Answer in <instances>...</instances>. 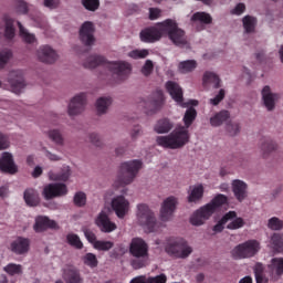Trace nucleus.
I'll list each match as a JSON object with an SVG mask.
<instances>
[{"instance_id":"1","label":"nucleus","mask_w":283,"mask_h":283,"mask_svg":"<svg viewBox=\"0 0 283 283\" xmlns=\"http://www.w3.org/2000/svg\"><path fill=\"white\" fill-rule=\"evenodd\" d=\"M163 35H168V38L178 46L187 44L186 32L171 19L158 23L157 27L146 28L139 33L140 40L145 43H155L159 41Z\"/></svg>"},{"instance_id":"2","label":"nucleus","mask_w":283,"mask_h":283,"mask_svg":"<svg viewBox=\"0 0 283 283\" xmlns=\"http://www.w3.org/2000/svg\"><path fill=\"white\" fill-rule=\"evenodd\" d=\"M197 118V111L192 106L189 107L184 116L185 126H180L167 136H158L157 144L165 149H181L190 140L188 128Z\"/></svg>"},{"instance_id":"3","label":"nucleus","mask_w":283,"mask_h":283,"mask_svg":"<svg viewBox=\"0 0 283 283\" xmlns=\"http://www.w3.org/2000/svg\"><path fill=\"white\" fill-rule=\"evenodd\" d=\"M229 199L226 195L219 193L217 195L211 202L201 207L197 210L192 217L190 218V223L195 227H201L205 224L207 220L221 207L228 206Z\"/></svg>"},{"instance_id":"4","label":"nucleus","mask_w":283,"mask_h":283,"mask_svg":"<svg viewBox=\"0 0 283 283\" xmlns=\"http://www.w3.org/2000/svg\"><path fill=\"white\" fill-rule=\"evenodd\" d=\"M84 67L95 69L98 65H104L113 74H116L120 80L125 78L132 72V65L127 62H107L102 55H91L85 62Z\"/></svg>"},{"instance_id":"5","label":"nucleus","mask_w":283,"mask_h":283,"mask_svg":"<svg viewBox=\"0 0 283 283\" xmlns=\"http://www.w3.org/2000/svg\"><path fill=\"white\" fill-rule=\"evenodd\" d=\"M129 253L134 258L130 264L134 270L146 268L149 260V248L142 238H133L129 244Z\"/></svg>"},{"instance_id":"6","label":"nucleus","mask_w":283,"mask_h":283,"mask_svg":"<svg viewBox=\"0 0 283 283\" xmlns=\"http://www.w3.org/2000/svg\"><path fill=\"white\" fill-rule=\"evenodd\" d=\"M142 167H143V163L137 159L123 163L119 168V172L117 177V181L119 182V186L130 185L134 181V179L137 177Z\"/></svg>"},{"instance_id":"7","label":"nucleus","mask_w":283,"mask_h":283,"mask_svg":"<svg viewBox=\"0 0 283 283\" xmlns=\"http://www.w3.org/2000/svg\"><path fill=\"white\" fill-rule=\"evenodd\" d=\"M261 250V244L258 240H248L243 243L238 244L231 254L234 260H244L254 258Z\"/></svg>"},{"instance_id":"8","label":"nucleus","mask_w":283,"mask_h":283,"mask_svg":"<svg viewBox=\"0 0 283 283\" xmlns=\"http://www.w3.org/2000/svg\"><path fill=\"white\" fill-rule=\"evenodd\" d=\"M138 220L140 226L145 227L149 233L158 232L161 223L156 221L155 214L147 205H138Z\"/></svg>"},{"instance_id":"9","label":"nucleus","mask_w":283,"mask_h":283,"mask_svg":"<svg viewBox=\"0 0 283 283\" xmlns=\"http://www.w3.org/2000/svg\"><path fill=\"white\" fill-rule=\"evenodd\" d=\"M166 251L175 258L187 259L192 253V248L188 245L185 239H178L168 244Z\"/></svg>"},{"instance_id":"10","label":"nucleus","mask_w":283,"mask_h":283,"mask_svg":"<svg viewBox=\"0 0 283 283\" xmlns=\"http://www.w3.org/2000/svg\"><path fill=\"white\" fill-rule=\"evenodd\" d=\"M166 90L170 94L171 98L176 101L181 107H188L189 105H198V101H190L187 104H184V92L180 85L174 81H168L166 83Z\"/></svg>"},{"instance_id":"11","label":"nucleus","mask_w":283,"mask_h":283,"mask_svg":"<svg viewBox=\"0 0 283 283\" xmlns=\"http://www.w3.org/2000/svg\"><path fill=\"white\" fill-rule=\"evenodd\" d=\"M8 83L13 94H21L22 90L25 87L22 71H11L8 76Z\"/></svg>"},{"instance_id":"12","label":"nucleus","mask_w":283,"mask_h":283,"mask_svg":"<svg viewBox=\"0 0 283 283\" xmlns=\"http://www.w3.org/2000/svg\"><path fill=\"white\" fill-rule=\"evenodd\" d=\"M0 171L10 176L18 174V167L14 164L12 154L4 151L0 158Z\"/></svg>"},{"instance_id":"13","label":"nucleus","mask_w":283,"mask_h":283,"mask_svg":"<svg viewBox=\"0 0 283 283\" xmlns=\"http://www.w3.org/2000/svg\"><path fill=\"white\" fill-rule=\"evenodd\" d=\"M67 192L64 184H49L43 189V197L45 200H52L57 197H63Z\"/></svg>"},{"instance_id":"14","label":"nucleus","mask_w":283,"mask_h":283,"mask_svg":"<svg viewBox=\"0 0 283 283\" xmlns=\"http://www.w3.org/2000/svg\"><path fill=\"white\" fill-rule=\"evenodd\" d=\"M164 92L161 90H157L153 93L151 98L148 102H144V105L147 109V114H156L158 109H160L164 105Z\"/></svg>"},{"instance_id":"15","label":"nucleus","mask_w":283,"mask_h":283,"mask_svg":"<svg viewBox=\"0 0 283 283\" xmlns=\"http://www.w3.org/2000/svg\"><path fill=\"white\" fill-rule=\"evenodd\" d=\"M94 32V24L90 21L84 22L80 29V40L82 43L86 46L93 45L95 42Z\"/></svg>"},{"instance_id":"16","label":"nucleus","mask_w":283,"mask_h":283,"mask_svg":"<svg viewBox=\"0 0 283 283\" xmlns=\"http://www.w3.org/2000/svg\"><path fill=\"white\" fill-rule=\"evenodd\" d=\"M86 105V95L81 93L73 97V99L69 104V114L70 116H77V114H82L85 109Z\"/></svg>"},{"instance_id":"17","label":"nucleus","mask_w":283,"mask_h":283,"mask_svg":"<svg viewBox=\"0 0 283 283\" xmlns=\"http://www.w3.org/2000/svg\"><path fill=\"white\" fill-rule=\"evenodd\" d=\"M112 208L118 219H124L128 213L129 202L124 198V196H118L112 200Z\"/></svg>"},{"instance_id":"18","label":"nucleus","mask_w":283,"mask_h":283,"mask_svg":"<svg viewBox=\"0 0 283 283\" xmlns=\"http://www.w3.org/2000/svg\"><path fill=\"white\" fill-rule=\"evenodd\" d=\"M176 206H177V200L175 197H168L164 201V205L161 206V210H160V219L163 222H168L171 219L172 213L176 210Z\"/></svg>"},{"instance_id":"19","label":"nucleus","mask_w":283,"mask_h":283,"mask_svg":"<svg viewBox=\"0 0 283 283\" xmlns=\"http://www.w3.org/2000/svg\"><path fill=\"white\" fill-rule=\"evenodd\" d=\"M96 226L103 233H112L117 229V226L112 222L105 212H101L96 218Z\"/></svg>"},{"instance_id":"20","label":"nucleus","mask_w":283,"mask_h":283,"mask_svg":"<svg viewBox=\"0 0 283 283\" xmlns=\"http://www.w3.org/2000/svg\"><path fill=\"white\" fill-rule=\"evenodd\" d=\"M30 250V240L28 238L18 237L11 243V251L17 255L27 254Z\"/></svg>"},{"instance_id":"21","label":"nucleus","mask_w":283,"mask_h":283,"mask_svg":"<svg viewBox=\"0 0 283 283\" xmlns=\"http://www.w3.org/2000/svg\"><path fill=\"white\" fill-rule=\"evenodd\" d=\"M38 57L41 62L52 64L56 61V52L49 45H43L38 50Z\"/></svg>"},{"instance_id":"22","label":"nucleus","mask_w":283,"mask_h":283,"mask_svg":"<svg viewBox=\"0 0 283 283\" xmlns=\"http://www.w3.org/2000/svg\"><path fill=\"white\" fill-rule=\"evenodd\" d=\"M33 229L36 233L44 232L46 229H57V223L48 217L40 216L35 219Z\"/></svg>"},{"instance_id":"23","label":"nucleus","mask_w":283,"mask_h":283,"mask_svg":"<svg viewBox=\"0 0 283 283\" xmlns=\"http://www.w3.org/2000/svg\"><path fill=\"white\" fill-rule=\"evenodd\" d=\"M263 103L269 112H273L275 107V102L279 101L280 95L272 93L270 86H264L262 91Z\"/></svg>"},{"instance_id":"24","label":"nucleus","mask_w":283,"mask_h":283,"mask_svg":"<svg viewBox=\"0 0 283 283\" xmlns=\"http://www.w3.org/2000/svg\"><path fill=\"white\" fill-rule=\"evenodd\" d=\"M232 190L234 193L235 199L239 202H243L248 196V185L242 180H233L232 182Z\"/></svg>"},{"instance_id":"25","label":"nucleus","mask_w":283,"mask_h":283,"mask_svg":"<svg viewBox=\"0 0 283 283\" xmlns=\"http://www.w3.org/2000/svg\"><path fill=\"white\" fill-rule=\"evenodd\" d=\"M63 280L66 283H82L80 272L73 266H66L63 269Z\"/></svg>"},{"instance_id":"26","label":"nucleus","mask_w":283,"mask_h":283,"mask_svg":"<svg viewBox=\"0 0 283 283\" xmlns=\"http://www.w3.org/2000/svg\"><path fill=\"white\" fill-rule=\"evenodd\" d=\"M23 199H24L27 206L31 207V208L38 207L40 203L39 195H38L36 190H34L32 188H28L24 190Z\"/></svg>"},{"instance_id":"27","label":"nucleus","mask_w":283,"mask_h":283,"mask_svg":"<svg viewBox=\"0 0 283 283\" xmlns=\"http://www.w3.org/2000/svg\"><path fill=\"white\" fill-rule=\"evenodd\" d=\"M229 119V111L223 109L210 118V125H212V127H221V125H223V123H228Z\"/></svg>"},{"instance_id":"28","label":"nucleus","mask_w":283,"mask_h":283,"mask_svg":"<svg viewBox=\"0 0 283 283\" xmlns=\"http://www.w3.org/2000/svg\"><path fill=\"white\" fill-rule=\"evenodd\" d=\"M203 195H205V189L202 185L191 187V191L188 196L189 203L199 202L203 198Z\"/></svg>"},{"instance_id":"29","label":"nucleus","mask_w":283,"mask_h":283,"mask_svg":"<svg viewBox=\"0 0 283 283\" xmlns=\"http://www.w3.org/2000/svg\"><path fill=\"white\" fill-rule=\"evenodd\" d=\"M237 218L235 211L227 212L222 219L214 226L213 231L216 233H221L224 230V226L230 221Z\"/></svg>"},{"instance_id":"30","label":"nucleus","mask_w":283,"mask_h":283,"mask_svg":"<svg viewBox=\"0 0 283 283\" xmlns=\"http://www.w3.org/2000/svg\"><path fill=\"white\" fill-rule=\"evenodd\" d=\"M261 149L263 151L264 158H266L269 154H272V151H275V149H277V146L275 142H273L270 137H264L261 140Z\"/></svg>"},{"instance_id":"31","label":"nucleus","mask_w":283,"mask_h":283,"mask_svg":"<svg viewBox=\"0 0 283 283\" xmlns=\"http://www.w3.org/2000/svg\"><path fill=\"white\" fill-rule=\"evenodd\" d=\"M172 127L174 124L168 118H163L156 124L155 132H157V134H168V132H171Z\"/></svg>"},{"instance_id":"32","label":"nucleus","mask_w":283,"mask_h":283,"mask_svg":"<svg viewBox=\"0 0 283 283\" xmlns=\"http://www.w3.org/2000/svg\"><path fill=\"white\" fill-rule=\"evenodd\" d=\"M71 176V170L69 167H63L61 174H55L53 171L49 172V178L51 181H67Z\"/></svg>"},{"instance_id":"33","label":"nucleus","mask_w":283,"mask_h":283,"mask_svg":"<svg viewBox=\"0 0 283 283\" xmlns=\"http://www.w3.org/2000/svg\"><path fill=\"white\" fill-rule=\"evenodd\" d=\"M209 83L212 84L216 90H219V87H221V80L213 72H206L203 75V85H208Z\"/></svg>"},{"instance_id":"34","label":"nucleus","mask_w":283,"mask_h":283,"mask_svg":"<svg viewBox=\"0 0 283 283\" xmlns=\"http://www.w3.org/2000/svg\"><path fill=\"white\" fill-rule=\"evenodd\" d=\"M269 270L272 273H275L277 276L283 275V258H273L271 264L269 265Z\"/></svg>"},{"instance_id":"35","label":"nucleus","mask_w":283,"mask_h":283,"mask_svg":"<svg viewBox=\"0 0 283 283\" xmlns=\"http://www.w3.org/2000/svg\"><path fill=\"white\" fill-rule=\"evenodd\" d=\"M109 105H112V99L111 97H99L96 102V109L97 113L101 114H105V112H107Z\"/></svg>"},{"instance_id":"36","label":"nucleus","mask_w":283,"mask_h":283,"mask_svg":"<svg viewBox=\"0 0 283 283\" xmlns=\"http://www.w3.org/2000/svg\"><path fill=\"white\" fill-rule=\"evenodd\" d=\"M4 23H6L4 36L8 40H11L14 38V34H15V30L13 28L14 20L9 17H4Z\"/></svg>"},{"instance_id":"37","label":"nucleus","mask_w":283,"mask_h":283,"mask_svg":"<svg viewBox=\"0 0 283 283\" xmlns=\"http://www.w3.org/2000/svg\"><path fill=\"white\" fill-rule=\"evenodd\" d=\"M197 61L187 60L179 63L178 69L181 73L186 74L192 72L197 67Z\"/></svg>"},{"instance_id":"38","label":"nucleus","mask_w":283,"mask_h":283,"mask_svg":"<svg viewBox=\"0 0 283 283\" xmlns=\"http://www.w3.org/2000/svg\"><path fill=\"white\" fill-rule=\"evenodd\" d=\"M17 24L19 27L20 36L25 43L32 44L36 41L35 35L29 33L19 21L17 22Z\"/></svg>"},{"instance_id":"39","label":"nucleus","mask_w":283,"mask_h":283,"mask_svg":"<svg viewBox=\"0 0 283 283\" xmlns=\"http://www.w3.org/2000/svg\"><path fill=\"white\" fill-rule=\"evenodd\" d=\"M66 242L76 250L83 249V242L80 240V237L75 233H69L66 235Z\"/></svg>"},{"instance_id":"40","label":"nucleus","mask_w":283,"mask_h":283,"mask_svg":"<svg viewBox=\"0 0 283 283\" xmlns=\"http://www.w3.org/2000/svg\"><path fill=\"white\" fill-rule=\"evenodd\" d=\"M271 244L277 252H283V233H274L271 237Z\"/></svg>"},{"instance_id":"41","label":"nucleus","mask_w":283,"mask_h":283,"mask_svg":"<svg viewBox=\"0 0 283 283\" xmlns=\"http://www.w3.org/2000/svg\"><path fill=\"white\" fill-rule=\"evenodd\" d=\"M3 270L10 276L22 274V265L21 264L9 263L4 266Z\"/></svg>"},{"instance_id":"42","label":"nucleus","mask_w":283,"mask_h":283,"mask_svg":"<svg viewBox=\"0 0 283 283\" xmlns=\"http://www.w3.org/2000/svg\"><path fill=\"white\" fill-rule=\"evenodd\" d=\"M255 25H256V19L251 17V15H247L243 18V27L245 29L247 33H252L255 30Z\"/></svg>"},{"instance_id":"43","label":"nucleus","mask_w":283,"mask_h":283,"mask_svg":"<svg viewBox=\"0 0 283 283\" xmlns=\"http://www.w3.org/2000/svg\"><path fill=\"white\" fill-rule=\"evenodd\" d=\"M264 265L258 262L254 266V274L256 283H264L265 282V274H264Z\"/></svg>"},{"instance_id":"44","label":"nucleus","mask_w":283,"mask_h":283,"mask_svg":"<svg viewBox=\"0 0 283 283\" xmlns=\"http://www.w3.org/2000/svg\"><path fill=\"white\" fill-rule=\"evenodd\" d=\"M230 221L231 222L227 226V229L231 231L242 229L245 226V221L241 217H235Z\"/></svg>"},{"instance_id":"45","label":"nucleus","mask_w":283,"mask_h":283,"mask_svg":"<svg viewBox=\"0 0 283 283\" xmlns=\"http://www.w3.org/2000/svg\"><path fill=\"white\" fill-rule=\"evenodd\" d=\"M83 262L86 266L91 268V269H95L98 265V261L97 258L94 253H86L83 258Z\"/></svg>"},{"instance_id":"46","label":"nucleus","mask_w":283,"mask_h":283,"mask_svg":"<svg viewBox=\"0 0 283 283\" xmlns=\"http://www.w3.org/2000/svg\"><path fill=\"white\" fill-rule=\"evenodd\" d=\"M49 138L52 143H55V145H64V138L62 137V134L57 129H52L49 132Z\"/></svg>"},{"instance_id":"47","label":"nucleus","mask_w":283,"mask_h":283,"mask_svg":"<svg viewBox=\"0 0 283 283\" xmlns=\"http://www.w3.org/2000/svg\"><path fill=\"white\" fill-rule=\"evenodd\" d=\"M114 247V242L112 241H102V240H98L96 243H95V247L94 249L97 250V251H101V252H108L109 250H112Z\"/></svg>"},{"instance_id":"48","label":"nucleus","mask_w":283,"mask_h":283,"mask_svg":"<svg viewBox=\"0 0 283 283\" xmlns=\"http://www.w3.org/2000/svg\"><path fill=\"white\" fill-rule=\"evenodd\" d=\"M193 21H200L205 24H210L212 22V18L210 14L206 12H197L192 15Z\"/></svg>"},{"instance_id":"49","label":"nucleus","mask_w":283,"mask_h":283,"mask_svg":"<svg viewBox=\"0 0 283 283\" xmlns=\"http://www.w3.org/2000/svg\"><path fill=\"white\" fill-rule=\"evenodd\" d=\"M268 227L273 231H280L283 229V220L277 217H273L269 220Z\"/></svg>"},{"instance_id":"50","label":"nucleus","mask_w":283,"mask_h":283,"mask_svg":"<svg viewBox=\"0 0 283 283\" xmlns=\"http://www.w3.org/2000/svg\"><path fill=\"white\" fill-rule=\"evenodd\" d=\"M82 4L88 11H96L99 8V0H82Z\"/></svg>"},{"instance_id":"51","label":"nucleus","mask_w":283,"mask_h":283,"mask_svg":"<svg viewBox=\"0 0 283 283\" xmlns=\"http://www.w3.org/2000/svg\"><path fill=\"white\" fill-rule=\"evenodd\" d=\"M12 57V52L10 50L0 51V69H3L8 61Z\"/></svg>"},{"instance_id":"52","label":"nucleus","mask_w":283,"mask_h":283,"mask_svg":"<svg viewBox=\"0 0 283 283\" xmlns=\"http://www.w3.org/2000/svg\"><path fill=\"white\" fill-rule=\"evenodd\" d=\"M74 205L78 208H83L86 205V195L82 191L76 192L74 196Z\"/></svg>"},{"instance_id":"53","label":"nucleus","mask_w":283,"mask_h":283,"mask_svg":"<svg viewBox=\"0 0 283 283\" xmlns=\"http://www.w3.org/2000/svg\"><path fill=\"white\" fill-rule=\"evenodd\" d=\"M149 54V51L146 50V49H143V50H133L132 52H129V56L135 59V60H138V59H145L147 57Z\"/></svg>"},{"instance_id":"54","label":"nucleus","mask_w":283,"mask_h":283,"mask_svg":"<svg viewBox=\"0 0 283 283\" xmlns=\"http://www.w3.org/2000/svg\"><path fill=\"white\" fill-rule=\"evenodd\" d=\"M227 132H229L230 136H237L240 132V126L238 123L229 122L227 124Z\"/></svg>"},{"instance_id":"55","label":"nucleus","mask_w":283,"mask_h":283,"mask_svg":"<svg viewBox=\"0 0 283 283\" xmlns=\"http://www.w3.org/2000/svg\"><path fill=\"white\" fill-rule=\"evenodd\" d=\"M84 235H85L86 240L88 241V243H91L94 248L95 243L98 241L95 233L93 231H91L90 229H86L84 231Z\"/></svg>"},{"instance_id":"56","label":"nucleus","mask_w":283,"mask_h":283,"mask_svg":"<svg viewBox=\"0 0 283 283\" xmlns=\"http://www.w3.org/2000/svg\"><path fill=\"white\" fill-rule=\"evenodd\" d=\"M147 283H167V276L164 273L157 276H150L148 277Z\"/></svg>"},{"instance_id":"57","label":"nucleus","mask_w":283,"mask_h":283,"mask_svg":"<svg viewBox=\"0 0 283 283\" xmlns=\"http://www.w3.org/2000/svg\"><path fill=\"white\" fill-rule=\"evenodd\" d=\"M15 8L19 13L25 14L28 12V4L23 0H17Z\"/></svg>"},{"instance_id":"58","label":"nucleus","mask_w":283,"mask_h":283,"mask_svg":"<svg viewBox=\"0 0 283 283\" xmlns=\"http://www.w3.org/2000/svg\"><path fill=\"white\" fill-rule=\"evenodd\" d=\"M224 96H226V91L221 88L219 94L214 98L210 99L211 105H219V103L223 101Z\"/></svg>"},{"instance_id":"59","label":"nucleus","mask_w":283,"mask_h":283,"mask_svg":"<svg viewBox=\"0 0 283 283\" xmlns=\"http://www.w3.org/2000/svg\"><path fill=\"white\" fill-rule=\"evenodd\" d=\"M154 70V64L150 60H147L145 65L142 69L144 75L148 76Z\"/></svg>"},{"instance_id":"60","label":"nucleus","mask_w":283,"mask_h":283,"mask_svg":"<svg viewBox=\"0 0 283 283\" xmlns=\"http://www.w3.org/2000/svg\"><path fill=\"white\" fill-rule=\"evenodd\" d=\"M9 146H10V143L7 136L0 133V151H2V149H8Z\"/></svg>"},{"instance_id":"61","label":"nucleus","mask_w":283,"mask_h":283,"mask_svg":"<svg viewBox=\"0 0 283 283\" xmlns=\"http://www.w3.org/2000/svg\"><path fill=\"white\" fill-rule=\"evenodd\" d=\"M161 11L157 8H150L149 9V19L156 20L160 17Z\"/></svg>"},{"instance_id":"62","label":"nucleus","mask_w":283,"mask_h":283,"mask_svg":"<svg viewBox=\"0 0 283 283\" xmlns=\"http://www.w3.org/2000/svg\"><path fill=\"white\" fill-rule=\"evenodd\" d=\"M90 140H91V143H92L93 145H95L96 147H101V145H102V142H101V139H99V136H98L97 134H95V133H92V134L90 135Z\"/></svg>"},{"instance_id":"63","label":"nucleus","mask_w":283,"mask_h":283,"mask_svg":"<svg viewBox=\"0 0 283 283\" xmlns=\"http://www.w3.org/2000/svg\"><path fill=\"white\" fill-rule=\"evenodd\" d=\"M245 11V4L244 3H239L232 11L233 14H242Z\"/></svg>"},{"instance_id":"64","label":"nucleus","mask_w":283,"mask_h":283,"mask_svg":"<svg viewBox=\"0 0 283 283\" xmlns=\"http://www.w3.org/2000/svg\"><path fill=\"white\" fill-rule=\"evenodd\" d=\"M234 161H235L237 166H239V167H245V165L248 163V160L243 156L235 157Z\"/></svg>"}]
</instances>
